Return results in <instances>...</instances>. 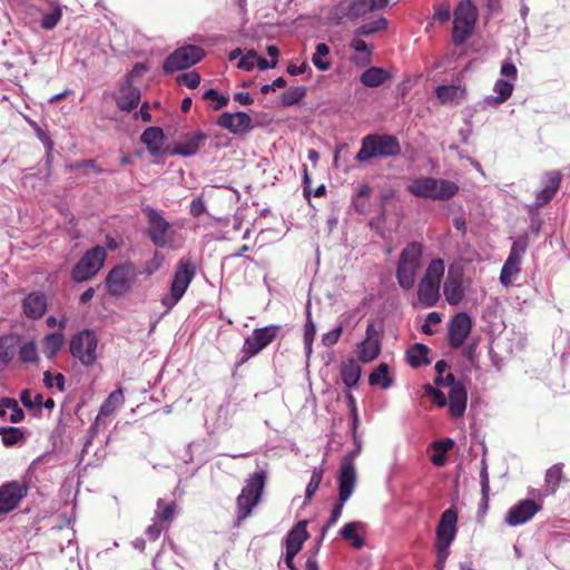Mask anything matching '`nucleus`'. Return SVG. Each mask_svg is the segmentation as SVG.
I'll use <instances>...</instances> for the list:
<instances>
[{
	"mask_svg": "<svg viewBox=\"0 0 570 570\" xmlns=\"http://www.w3.org/2000/svg\"><path fill=\"white\" fill-rule=\"evenodd\" d=\"M390 0H340L330 10V21L335 26L355 22L367 14L387 8Z\"/></svg>",
	"mask_w": 570,
	"mask_h": 570,
	"instance_id": "1",
	"label": "nucleus"
},
{
	"mask_svg": "<svg viewBox=\"0 0 570 570\" xmlns=\"http://www.w3.org/2000/svg\"><path fill=\"white\" fill-rule=\"evenodd\" d=\"M142 213L146 217L145 236L149 242L160 249H177L175 244L176 232L173 224L168 222L159 210L150 205L142 207Z\"/></svg>",
	"mask_w": 570,
	"mask_h": 570,
	"instance_id": "2",
	"label": "nucleus"
},
{
	"mask_svg": "<svg viewBox=\"0 0 570 570\" xmlns=\"http://www.w3.org/2000/svg\"><path fill=\"white\" fill-rule=\"evenodd\" d=\"M196 263L190 256H184L178 261L170 282L169 292L160 299L161 305L165 307V313L170 312L184 297L196 276Z\"/></svg>",
	"mask_w": 570,
	"mask_h": 570,
	"instance_id": "3",
	"label": "nucleus"
},
{
	"mask_svg": "<svg viewBox=\"0 0 570 570\" xmlns=\"http://www.w3.org/2000/svg\"><path fill=\"white\" fill-rule=\"evenodd\" d=\"M402 148L399 139L390 134H368L361 140V148L355 156L358 163L373 158H392L400 156Z\"/></svg>",
	"mask_w": 570,
	"mask_h": 570,
	"instance_id": "4",
	"label": "nucleus"
},
{
	"mask_svg": "<svg viewBox=\"0 0 570 570\" xmlns=\"http://www.w3.org/2000/svg\"><path fill=\"white\" fill-rule=\"evenodd\" d=\"M266 480L267 472L262 469L248 475L245 485L237 497L236 514L238 521H243L249 517L253 509L258 504L266 485Z\"/></svg>",
	"mask_w": 570,
	"mask_h": 570,
	"instance_id": "5",
	"label": "nucleus"
},
{
	"mask_svg": "<svg viewBox=\"0 0 570 570\" xmlns=\"http://www.w3.org/2000/svg\"><path fill=\"white\" fill-rule=\"evenodd\" d=\"M476 7L471 0L461 1L456 6L451 33L454 45H462L471 37L476 22Z\"/></svg>",
	"mask_w": 570,
	"mask_h": 570,
	"instance_id": "6",
	"label": "nucleus"
},
{
	"mask_svg": "<svg viewBox=\"0 0 570 570\" xmlns=\"http://www.w3.org/2000/svg\"><path fill=\"white\" fill-rule=\"evenodd\" d=\"M279 331L281 326L275 324L255 328L253 333L244 340L240 351L242 356L237 360L236 366L245 364L249 358L259 354L276 338Z\"/></svg>",
	"mask_w": 570,
	"mask_h": 570,
	"instance_id": "7",
	"label": "nucleus"
},
{
	"mask_svg": "<svg viewBox=\"0 0 570 570\" xmlns=\"http://www.w3.org/2000/svg\"><path fill=\"white\" fill-rule=\"evenodd\" d=\"M106 257L107 252L102 246L89 248L71 269V279L76 283L91 279L102 268Z\"/></svg>",
	"mask_w": 570,
	"mask_h": 570,
	"instance_id": "8",
	"label": "nucleus"
},
{
	"mask_svg": "<svg viewBox=\"0 0 570 570\" xmlns=\"http://www.w3.org/2000/svg\"><path fill=\"white\" fill-rule=\"evenodd\" d=\"M137 278V271L131 262L114 266L106 276V287L114 297H120L129 293Z\"/></svg>",
	"mask_w": 570,
	"mask_h": 570,
	"instance_id": "9",
	"label": "nucleus"
},
{
	"mask_svg": "<svg viewBox=\"0 0 570 570\" xmlns=\"http://www.w3.org/2000/svg\"><path fill=\"white\" fill-rule=\"evenodd\" d=\"M98 340L92 330L86 328L76 333L69 344L71 355L83 366L92 365L97 360Z\"/></svg>",
	"mask_w": 570,
	"mask_h": 570,
	"instance_id": "10",
	"label": "nucleus"
},
{
	"mask_svg": "<svg viewBox=\"0 0 570 570\" xmlns=\"http://www.w3.org/2000/svg\"><path fill=\"white\" fill-rule=\"evenodd\" d=\"M205 56L202 47L196 45H186L174 50L163 62L165 73H173L179 70L190 68L199 62Z\"/></svg>",
	"mask_w": 570,
	"mask_h": 570,
	"instance_id": "11",
	"label": "nucleus"
},
{
	"mask_svg": "<svg viewBox=\"0 0 570 570\" xmlns=\"http://www.w3.org/2000/svg\"><path fill=\"white\" fill-rule=\"evenodd\" d=\"M29 487L26 482L12 480L0 485V515L16 510L28 495Z\"/></svg>",
	"mask_w": 570,
	"mask_h": 570,
	"instance_id": "12",
	"label": "nucleus"
},
{
	"mask_svg": "<svg viewBox=\"0 0 570 570\" xmlns=\"http://www.w3.org/2000/svg\"><path fill=\"white\" fill-rule=\"evenodd\" d=\"M216 124L235 136H244L254 129L253 120L245 111H225L219 115Z\"/></svg>",
	"mask_w": 570,
	"mask_h": 570,
	"instance_id": "13",
	"label": "nucleus"
},
{
	"mask_svg": "<svg viewBox=\"0 0 570 570\" xmlns=\"http://www.w3.org/2000/svg\"><path fill=\"white\" fill-rule=\"evenodd\" d=\"M472 328V318L468 313L461 312L452 317L449 323L448 341L452 348L463 345Z\"/></svg>",
	"mask_w": 570,
	"mask_h": 570,
	"instance_id": "14",
	"label": "nucleus"
},
{
	"mask_svg": "<svg viewBox=\"0 0 570 570\" xmlns=\"http://www.w3.org/2000/svg\"><path fill=\"white\" fill-rule=\"evenodd\" d=\"M337 482V500L346 502L352 497L356 487V470L351 458H343L338 470Z\"/></svg>",
	"mask_w": 570,
	"mask_h": 570,
	"instance_id": "15",
	"label": "nucleus"
},
{
	"mask_svg": "<svg viewBox=\"0 0 570 570\" xmlns=\"http://www.w3.org/2000/svg\"><path fill=\"white\" fill-rule=\"evenodd\" d=\"M540 505L531 499H524L511 507L504 518L510 527L521 525L528 522L538 511Z\"/></svg>",
	"mask_w": 570,
	"mask_h": 570,
	"instance_id": "16",
	"label": "nucleus"
},
{
	"mask_svg": "<svg viewBox=\"0 0 570 570\" xmlns=\"http://www.w3.org/2000/svg\"><path fill=\"white\" fill-rule=\"evenodd\" d=\"M115 101L121 111L130 112L138 107L140 90L132 85V79L129 75H126L120 86V95L115 97Z\"/></svg>",
	"mask_w": 570,
	"mask_h": 570,
	"instance_id": "17",
	"label": "nucleus"
},
{
	"mask_svg": "<svg viewBox=\"0 0 570 570\" xmlns=\"http://www.w3.org/2000/svg\"><path fill=\"white\" fill-rule=\"evenodd\" d=\"M458 512L454 508L446 509L436 525V541L453 543L456 537Z\"/></svg>",
	"mask_w": 570,
	"mask_h": 570,
	"instance_id": "18",
	"label": "nucleus"
},
{
	"mask_svg": "<svg viewBox=\"0 0 570 570\" xmlns=\"http://www.w3.org/2000/svg\"><path fill=\"white\" fill-rule=\"evenodd\" d=\"M22 308L27 317L41 318L47 312V296L42 292H31L22 301Z\"/></svg>",
	"mask_w": 570,
	"mask_h": 570,
	"instance_id": "19",
	"label": "nucleus"
},
{
	"mask_svg": "<svg viewBox=\"0 0 570 570\" xmlns=\"http://www.w3.org/2000/svg\"><path fill=\"white\" fill-rule=\"evenodd\" d=\"M207 135L198 130L191 135L187 134L186 139L181 142L175 144V154H179L183 157H191L198 153V150L205 145Z\"/></svg>",
	"mask_w": 570,
	"mask_h": 570,
	"instance_id": "20",
	"label": "nucleus"
},
{
	"mask_svg": "<svg viewBox=\"0 0 570 570\" xmlns=\"http://www.w3.org/2000/svg\"><path fill=\"white\" fill-rule=\"evenodd\" d=\"M468 391L465 385H456L450 389L448 397L449 413L452 417L458 419L463 416L466 410Z\"/></svg>",
	"mask_w": 570,
	"mask_h": 570,
	"instance_id": "21",
	"label": "nucleus"
},
{
	"mask_svg": "<svg viewBox=\"0 0 570 570\" xmlns=\"http://www.w3.org/2000/svg\"><path fill=\"white\" fill-rule=\"evenodd\" d=\"M443 294L450 305H459L464 297L462 276L449 274L443 284Z\"/></svg>",
	"mask_w": 570,
	"mask_h": 570,
	"instance_id": "22",
	"label": "nucleus"
},
{
	"mask_svg": "<svg viewBox=\"0 0 570 570\" xmlns=\"http://www.w3.org/2000/svg\"><path fill=\"white\" fill-rule=\"evenodd\" d=\"M436 181L431 176H420L411 180L407 185V191L421 198L434 199Z\"/></svg>",
	"mask_w": 570,
	"mask_h": 570,
	"instance_id": "23",
	"label": "nucleus"
},
{
	"mask_svg": "<svg viewBox=\"0 0 570 570\" xmlns=\"http://www.w3.org/2000/svg\"><path fill=\"white\" fill-rule=\"evenodd\" d=\"M308 521L301 520L295 527L289 530L286 537V551L298 553L302 550L304 542L308 539V532L306 530Z\"/></svg>",
	"mask_w": 570,
	"mask_h": 570,
	"instance_id": "24",
	"label": "nucleus"
},
{
	"mask_svg": "<svg viewBox=\"0 0 570 570\" xmlns=\"http://www.w3.org/2000/svg\"><path fill=\"white\" fill-rule=\"evenodd\" d=\"M364 530H365V523H363L361 521H351V522L345 523L340 529L338 534L343 540L351 542V546L354 549L360 550L365 546V541L363 538H361L358 535V531H364Z\"/></svg>",
	"mask_w": 570,
	"mask_h": 570,
	"instance_id": "25",
	"label": "nucleus"
},
{
	"mask_svg": "<svg viewBox=\"0 0 570 570\" xmlns=\"http://www.w3.org/2000/svg\"><path fill=\"white\" fill-rule=\"evenodd\" d=\"M340 374L344 385L351 390L358 384L362 368L354 358H348L341 363Z\"/></svg>",
	"mask_w": 570,
	"mask_h": 570,
	"instance_id": "26",
	"label": "nucleus"
},
{
	"mask_svg": "<svg viewBox=\"0 0 570 570\" xmlns=\"http://www.w3.org/2000/svg\"><path fill=\"white\" fill-rule=\"evenodd\" d=\"M423 256V244L420 242H410L401 250L397 263L421 268Z\"/></svg>",
	"mask_w": 570,
	"mask_h": 570,
	"instance_id": "27",
	"label": "nucleus"
},
{
	"mask_svg": "<svg viewBox=\"0 0 570 570\" xmlns=\"http://www.w3.org/2000/svg\"><path fill=\"white\" fill-rule=\"evenodd\" d=\"M493 91L497 96H487L483 100L488 107H495L507 101L513 91V83L510 80L498 79L494 83Z\"/></svg>",
	"mask_w": 570,
	"mask_h": 570,
	"instance_id": "28",
	"label": "nucleus"
},
{
	"mask_svg": "<svg viewBox=\"0 0 570 570\" xmlns=\"http://www.w3.org/2000/svg\"><path fill=\"white\" fill-rule=\"evenodd\" d=\"M417 298L425 307H433L440 298V285L421 279L417 288Z\"/></svg>",
	"mask_w": 570,
	"mask_h": 570,
	"instance_id": "29",
	"label": "nucleus"
},
{
	"mask_svg": "<svg viewBox=\"0 0 570 570\" xmlns=\"http://www.w3.org/2000/svg\"><path fill=\"white\" fill-rule=\"evenodd\" d=\"M391 78V73L381 67H370L364 70L360 77V81L365 87L375 88L383 85Z\"/></svg>",
	"mask_w": 570,
	"mask_h": 570,
	"instance_id": "30",
	"label": "nucleus"
},
{
	"mask_svg": "<svg viewBox=\"0 0 570 570\" xmlns=\"http://www.w3.org/2000/svg\"><path fill=\"white\" fill-rule=\"evenodd\" d=\"M430 348L423 343H415L406 352V361L413 368L428 365L431 361L428 357Z\"/></svg>",
	"mask_w": 570,
	"mask_h": 570,
	"instance_id": "31",
	"label": "nucleus"
},
{
	"mask_svg": "<svg viewBox=\"0 0 570 570\" xmlns=\"http://www.w3.org/2000/svg\"><path fill=\"white\" fill-rule=\"evenodd\" d=\"M419 271L420 268L417 267L396 263L395 277L400 287L404 291L411 289L415 284L416 274Z\"/></svg>",
	"mask_w": 570,
	"mask_h": 570,
	"instance_id": "32",
	"label": "nucleus"
},
{
	"mask_svg": "<svg viewBox=\"0 0 570 570\" xmlns=\"http://www.w3.org/2000/svg\"><path fill=\"white\" fill-rule=\"evenodd\" d=\"M389 21L384 17H380L374 21L365 22L354 30L356 37H371L375 33L383 32L387 29Z\"/></svg>",
	"mask_w": 570,
	"mask_h": 570,
	"instance_id": "33",
	"label": "nucleus"
},
{
	"mask_svg": "<svg viewBox=\"0 0 570 570\" xmlns=\"http://www.w3.org/2000/svg\"><path fill=\"white\" fill-rule=\"evenodd\" d=\"M434 200H449L459 193V186L448 179L435 178Z\"/></svg>",
	"mask_w": 570,
	"mask_h": 570,
	"instance_id": "34",
	"label": "nucleus"
},
{
	"mask_svg": "<svg viewBox=\"0 0 570 570\" xmlns=\"http://www.w3.org/2000/svg\"><path fill=\"white\" fill-rule=\"evenodd\" d=\"M389 365L386 363L379 364L368 376V384L372 386L380 385L386 390L392 385V380L389 376Z\"/></svg>",
	"mask_w": 570,
	"mask_h": 570,
	"instance_id": "35",
	"label": "nucleus"
},
{
	"mask_svg": "<svg viewBox=\"0 0 570 570\" xmlns=\"http://www.w3.org/2000/svg\"><path fill=\"white\" fill-rule=\"evenodd\" d=\"M124 403V394L121 390H116L111 392L108 397L102 402L99 409V413L97 415V420L101 416L111 415L116 409Z\"/></svg>",
	"mask_w": 570,
	"mask_h": 570,
	"instance_id": "36",
	"label": "nucleus"
},
{
	"mask_svg": "<svg viewBox=\"0 0 570 570\" xmlns=\"http://www.w3.org/2000/svg\"><path fill=\"white\" fill-rule=\"evenodd\" d=\"M18 337L14 335L0 336V362L4 365L9 364L16 353Z\"/></svg>",
	"mask_w": 570,
	"mask_h": 570,
	"instance_id": "37",
	"label": "nucleus"
},
{
	"mask_svg": "<svg viewBox=\"0 0 570 570\" xmlns=\"http://www.w3.org/2000/svg\"><path fill=\"white\" fill-rule=\"evenodd\" d=\"M380 354V343L377 340H364L358 345V358L363 363L375 360Z\"/></svg>",
	"mask_w": 570,
	"mask_h": 570,
	"instance_id": "38",
	"label": "nucleus"
},
{
	"mask_svg": "<svg viewBox=\"0 0 570 570\" xmlns=\"http://www.w3.org/2000/svg\"><path fill=\"white\" fill-rule=\"evenodd\" d=\"M435 94L438 99L442 104H450V102H459L461 96L463 95V90L460 89V87L454 85H441L438 86L435 89Z\"/></svg>",
	"mask_w": 570,
	"mask_h": 570,
	"instance_id": "39",
	"label": "nucleus"
},
{
	"mask_svg": "<svg viewBox=\"0 0 570 570\" xmlns=\"http://www.w3.org/2000/svg\"><path fill=\"white\" fill-rule=\"evenodd\" d=\"M520 265L521 263L517 262L514 258H507V261L504 262L502 268H501V273H500V283L508 287L509 285L512 284L514 277L520 273L521 268H520Z\"/></svg>",
	"mask_w": 570,
	"mask_h": 570,
	"instance_id": "40",
	"label": "nucleus"
},
{
	"mask_svg": "<svg viewBox=\"0 0 570 570\" xmlns=\"http://www.w3.org/2000/svg\"><path fill=\"white\" fill-rule=\"evenodd\" d=\"M330 52V46L325 42H318L316 45L315 52L312 56V62L320 71H327L331 68V61L326 58Z\"/></svg>",
	"mask_w": 570,
	"mask_h": 570,
	"instance_id": "41",
	"label": "nucleus"
},
{
	"mask_svg": "<svg viewBox=\"0 0 570 570\" xmlns=\"http://www.w3.org/2000/svg\"><path fill=\"white\" fill-rule=\"evenodd\" d=\"M444 261L441 258H433L429 263L422 279H426L428 282H432L440 285L441 279L444 275Z\"/></svg>",
	"mask_w": 570,
	"mask_h": 570,
	"instance_id": "42",
	"label": "nucleus"
},
{
	"mask_svg": "<svg viewBox=\"0 0 570 570\" xmlns=\"http://www.w3.org/2000/svg\"><path fill=\"white\" fill-rule=\"evenodd\" d=\"M62 345L63 335L60 332L50 333L43 340V351L49 358L53 357L61 350Z\"/></svg>",
	"mask_w": 570,
	"mask_h": 570,
	"instance_id": "43",
	"label": "nucleus"
},
{
	"mask_svg": "<svg viewBox=\"0 0 570 570\" xmlns=\"http://www.w3.org/2000/svg\"><path fill=\"white\" fill-rule=\"evenodd\" d=\"M0 435L7 448H12L24 439L22 430L17 426H0Z\"/></svg>",
	"mask_w": 570,
	"mask_h": 570,
	"instance_id": "44",
	"label": "nucleus"
},
{
	"mask_svg": "<svg viewBox=\"0 0 570 570\" xmlns=\"http://www.w3.org/2000/svg\"><path fill=\"white\" fill-rule=\"evenodd\" d=\"M306 323L304 325V348L306 357L308 358L313 352V341L316 334V326L312 320L309 307H307Z\"/></svg>",
	"mask_w": 570,
	"mask_h": 570,
	"instance_id": "45",
	"label": "nucleus"
},
{
	"mask_svg": "<svg viewBox=\"0 0 570 570\" xmlns=\"http://www.w3.org/2000/svg\"><path fill=\"white\" fill-rule=\"evenodd\" d=\"M306 95L304 86L291 87L282 94L281 101L284 107H291L298 104Z\"/></svg>",
	"mask_w": 570,
	"mask_h": 570,
	"instance_id": "46",
	"label": "nucleus"
},
{
	"mask_svg": "<svg viewBox=\"0 0 570 570\" xmlns=\"http://www.w3.org/2000/svg\"><path fill=\"white\" fill-rule=\"evenodd\" d=\"M164 139L165 135L163 129L156 126L146 128L140 136V141L147 148L157 144H163Z\"/></svg>",
	"mask_w": 570,
	"mask_h": 570,
	"instance_id": "47",
	"label": "nucleus"
},
{
	"mask_svg": "<svg viewBox=\"0 0 570 570\" xmlns=\"http://www.w3.org/2000/svg\"><path fill=\"white\" fill-rule=\"evenodd\" d=\"M529 246V236L528 234H523L513 240L509 258H514L517 262H522V256L527 252Z\"/></svg>",
	"mask_w": 570,
	"mask_h": 570,
	"instance_id": "48",
	"label": "nucleus"
},
{
	"mask_svg": "<svg viewBox=\"0 0 570 570\" xmlns=\"http://www.w3.org/2000/svg\"><path fill=\"white\" fill-rule=\"evenodd\" d=\"M156 248L153 253V256L145 263L142 268V274L147 276L154 275L156 272L160 269L165 262V255Z\"/></svg>",
	"mask_w": 570,
	"mask_h": 570,
	"instance_id": "49",
	"label": "nucleus"
},
{
	"mask_svg": "<svg viewBox=\"0 0 570 570\" xmlns=\"http://www.w3.org/2000/svg\"><path fill=\"white\" fill-rule=\"evenodd\" d=\"M1 402H2L3 406L8 407V410L11 411V414L9 417L11 423H20L21 421H23L24 412L19 406L17 400H14L12 397H8V396H2Z\"/></svg>",
	"mask_w": 570,
	"mask_h": 570,
	"instance_id": "50",
	"label": "nucleus"
},
{
	"mask_svg": "<svg viewBox=\"0 0 570 570\" xmlns=\"http://www.w3.org/2000/svg\"><path fill=\"white\" fill-rule=\"evenodd\" d=\"M562 464L557 463L549 468L546 472V483L548 488L550 489V492H554L557 488L559 487V483L562 478Z\"/></svg>",
	"mask_w": 570,
	"mask_h": 570,
	"instance_id": "51",
	"label": "nucleus"
},
{
	"mask_svg": "<svg viewBox=\"0 0 570 570\" xmlns=\"http://www.w3.org/2000/svg\"><path fill=\"white\" fill-rule=\"evenodd\" d=\"M62 17V9L60 6H56L51 11L42 16L40 26L46 30H52L59 23Z\"/></svg>",
	"mask_w": 570,
	"mask_h": 570,
	"instance_id": "52",
	"label": "nucleus"
},
{
	"mask_svg": "<svg viewBox=\"0 0 570 570\" xmlns=\"http://www.w3.org/2000/svg\"><path fill=\"white\" fill-rule=\"evenodd\" d=\"M323 479V470L321 468H316L313 470L309 482L305 490V503L309 502L314 497L315 492L318 490L320 484Z\"/></svg>",
	"mask_w": 570,
	"mask_h": 570,
	"instance_id": "53",
	"label": "nucleus"
},
{
	"mask_svg": "<svg viewBox=\"0 0 570 570\" xmlns=\"http://www.w3.org/2000/svg\"><path fill=\"white\" fill-rule=\"evenodd\" d=\"M204 100L213 101V109L220 110L226 107L229 102V98L218 92V90L210 88L203 94Z\"/></svg>",
	"mask_w": 570,
	"mask_h": 570,
	"instance_id": "54",
	"label": "nucleus"
},
{
	"mask_svg": "<svg viewBox=\"0 0 570 570\" xmlns=\"http://www.w3.org/2000/svg\"><path fill=\"white\" fill-rule=\"evenodd\" d=\"M480 484H481L482 501L484 503V507L487 508L488 500H489V493H490V481H489L488 465H487V462L484 459L481 461Z\"/></svg>",
	"mask_w": 570,
	"mask_h": 570,
	"instance_id": "55",
	"label": "nucleus"
},
{
	"mask_svg": "<svg viewBox=\"0 0 570 570\" xmlns=\"http://www.w3.org/2000/svg\"><path fill=\"white\" fill-rule=\"evenodd\" d=\"M556 196V194L552 191V189L547 188L546 186L537 191L535 194V202L531 205H529L530 210H537L540 207L547 205L552 200V198Z\"/></svg>",
	"mask_w": 570,
	"mask_h": 570,
	"instance_id": "56",
	"label": "nucleus"
},
{
	"mask_svg": "<svg viewBox=\"0 0 570 570\" xmlns=\"http://www.w3.org/2000/svg\"><path fill=\"white\" fill-rule=\"evenodd\" d=\"M424 393L430 396L436 406L444 407L448 404V397L445 394L439 389L432 386L431 384H425L423 386Z\"/></svg>",
	"mask_w": 570,
	"mask_h": 570,
	"instance_id": "57",
	"label": "nucleus"
},
{
	"mask_svg": "<svg viewBox=\"0 0 570 570\" xmlns=\"http://www.w3.org/2000/svg\"><path fill=\"white\" fill-rule=\"evenodd\" d=\"M19 357L24 363L38 361V353L33 342L23 344L19 350Z\"/></svg>",
	"mask_w": 570,
	"mask_h": 570,
	"instance_id": "58",
	"label": "nucleus"
},
{
	"mask_svg": "<svg viewBox=\"0 0 570 570\" xmlns=\"http://www.w3.org/2000/svg\"><path fill=\"white\" fill-rule=\"evenodd\" d=\"M43 383L49 389L56 385L60 392L65 391V376L61 373L52 375L50 371H46L43 373Z\"/></svg>",
	"mask_w": 570,
	"mask_h": 570,
	"instance_id": "59",
	"label": "nucleus"
},
{
	"mask_svg": "<svg viewBox=\"0 0 570 570\" xmlns=\"http://www.w3.org/2000/svg\"><path fill=\"white\" fill-rule=\"evenodd\" d=\"M342 332H343V325L340 324L336 327H334L333 330L324 333L322 335V344L326 347H331V346L335 345L337 343V341L340 340Z\"/></svg>",
	"mask_w": 570,
	"mask_h": 570,
	"instance_id": "60",
	"label": "nucleus"
},
{
	"mask_svg": "<svg viewBox=\"0 0 570 570\" xmlns=\"http://www.w3.org/2000/svg\"><path fill=\"white\" fill-rule=\"evenodd\" d=\"M177 80L180 85H184L190 89H195L200 83V76L196 71H189L181 73Z\"/></svg>",
	"mask_w": 570,
	"mask_h": 570,
	"instance_id": "61",
	"label": "nucleus"
},
{
	"mask_svg": "<svg viewBox=\"0 0 570 570\" xmlns=\"http://www.w3.org/2000/svg\"><path fill=\"white\" fill-rule=\"evenodd\" d=\"M561 179H562V175L560 171H558V170L548 171L544 175L546 187L549 189H552V191L554 194H557V191L560 188Z\"/></svg>",
	"mask_w": 570,
	"mask_h": 570,
	"instance_id": "62",
	"label": "nucleus"
},
{
	"mask_svg": "<svg viewBox=\"0 0 570 570\" xmlns=\"http://www.w3.org/2000/svg\"><path fill=\"white\" fill-rule=\"evenodd\" d=\"M256 59H257V52L254 49L248 50L246 52V55H244L240 58V60L238 62V68L246 70V71H252L254 69V67L256 66Z\"/></svg>",
	"mask_w": 570,
	"mask_h": 570,
	"instance_id": "63",
	"label": "nucleus"
},
{
	"mask_svg": "<svg viewBox=\"0 0 570 570\" xmlns=\"http://www.w3.org/2000/svg\"><path fill=\"white\" fill-rule=\"evenodd\" d=\"M451 10L449 3H441L435 7L433 20H438L441 23H444L450 20Z\"/></svg>",
	"mask_w": 570,
	"mask_h": 570,
	"instance_id": "64",
	"label": "nucleus"
}]
</instances>
